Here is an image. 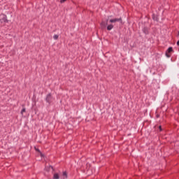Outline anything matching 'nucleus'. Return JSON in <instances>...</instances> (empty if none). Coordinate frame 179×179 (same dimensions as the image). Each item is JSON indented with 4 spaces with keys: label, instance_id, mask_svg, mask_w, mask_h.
<instances>
[{
    "label": "nucleus",
    "instance_id": "nucleus-1",
    "mask_svg": "<svg viewBox=\"0 0 179 179\" xmlns=\"http://www.w3.org/2000/svg\"><path fill=\"white\" fill-rule=\"evenodd\" d=\"M45 101H46V103H48V104H51V102L54 101V98H52V96L51 95V94H48L46 96Z\"/></svg>",
    "mask_w": 179,
    "mask_h": 179
},
{
    "label": "nucleus",
    "instance_id": "nucleus-2",
    "mask_svg": "<svg viewBox=\"0 0 179 179\" xmlns=\"http://www.w3.org/2000/svg\"><path fill=\"white\" fill-rule=\"evenodd\" d=\"M116 22H120V23H122V18H112L109 20V23H116Z\"/></svg>",
    "mask_w": 179,
    "mask_h": 179
},
{
    "label": "nucleus",
    "instance_id": "nucleus-3",
    "mask_svg": "<svg viewBox=\"0 0 179 179\" xmlns=\"http://www.w3.org/2000/svg\"><path fill=\"white\" fill-rule=\"evenodd\" d=\"M108 25V19L106 20V21H102L101 22V29H106V27H107Z\"/></svg>",
    "mask_w": 179,
    "mask_h": 179
},
{
    "label": "nucleus",
    "instance_id": "nucleus-4",
    "mask_svg": "<svg viewBox=\"0 0 179 179\" xmlns=\"http://www.w3.org/2000/svg\"><path fill=\"white\" fill-rule=\"evenodd\" d=\"M0 20H1V22H8V19H7L6 15H3V14H1L0 15Z\"/></svg>",
    "mask_w": 179,
    "mask_h": 179
},
{
    "label": "nucleus",
    "instance_id": "nucleus-5",
    "mask_svg": "<svg viewBox=\"0 0 179 179\" xmlns=\"http://www.w3.org/2000/svg\"><path fill=\"white\" fill-rule=\"evenodd\" d=\"M143 32L144 34H149V28L145 27L143 29Z\"/></svg>",
    "mask_w": 179,
    "mask_h": 179
},
{
    "label": "nucleus",
    "instance_id": "nucleus-6",
    "mask_svg": "<svg viewBox=\"0 0 179 179\" xmlns=\"http://www.w3.org/2000/svg\"><path fill=\"white\" fill-rule=\"evenodd\" d=\"M113 29H114V25H113V24H110L107 26V30H108L109 31L110 30H113Z\"/></svg>",
    "mask_w": 179,
    "mask_h": 179
},
{
    "label": "nucleus",
    "instance_id": "nucleus-7",
    "mask_svg": "<svg viewBox=\"0 0 179 179\" xmlns=\"http://www.w3.org/2000/svg\"><path fill=\"white\" fill-rule=\"evenodd\" d=\"M59 173H56L53 175V179H59Z\"/></svg>",
    "mask_w": 179,
    "mask_h": 179
},
{
    "label": "nucleus",
    "instance_id": "nucleus-8",
    "mask_svg": "<svg viewBox=\"0 0 179 179\" xmlns=\"http://www.w3.org/2000/svg\"><path fill=\"white\" fill-rule=\"evenodd\" d=\"M166 52H169L170 54V52H173V48L172 47H169L168 48V50H166Z\"/></svg>",
    "mask_w": 179,
    "mask_h": 179
},
{
    "label": "nucleus",
    "instance_id": "nucleus-9",
    "mask_svg": "<svg viewBox=\"0 0 179 179\" xmlns=\"http://www.w3.org/2000/svg\"><path fill=\"white\" fill-rule=\"evenodd\" d=\"M63 177H64V178H68V173L66 171L63 172Z\"/></svg>",
    "mask_w": 179,
    "mask_h": 179
},
{
    "label": "nucleus",
    "instance_id": "nucleus-10",
    "mask_svg": "<svg viewBox=\"0 0 179 179\" xmlns=\"http://www.w3.org/2000/svg\"><path fill=\"white\" fill-rule=\"evenodd\" d=\"M152 19H153V20H155L157 22L158 20V18H157V15H155V14L152 15Z\"/></svg>",
    "mask_w": 179,
    "mask_h": 179
},
{
    "label": "nucleus",
    "instance_id": "nucleus-11",
    "mask_svg": "<svg viewBox=\"0 0 179 179\" xmlns=\"http://www.w3.org/2000/svg\"><path fill=\"white\" fill-rule=\"evenodd\" d=\"M23 113H26V108H23L22 110H21L22 115H23Z\"/></svg>",
    "mask_w": 179,
    "mask_h": 179
},
{
    "label": "nucleus",
    "instance_id": "nucleus-12",
    "mask_svg": "<svg viewBox=\"0 0 179 179\" xmlns=\"http://www.w3.org/2000/svg\"><path fill=\"white\" fill-rule=\"evenodd\" d=\"M58 37H59V36L57 35V34H55V35L53 36L54 40H58Z\"/></svg>",
    "mask_w": 179,
    "mask_h": 179
},
{
    "label": "nucleus",
    "instance_id": "nucleus-13",
    "mask_svg": "<svg viewBox=\"0 0 179 179\" xmlns=\"http://www.w3.org/2000/svg\"><path fill=\"white\" fill-rule=\"evenodd\" d=\"M166 56L167 57V58H170V57H171V55H170V53L166 52Z\"/></svg>",
    "mask_w": 179,
    "mask_h": 179
},
{
    "label": "nucleus",
    "instance_id": "nucleus-14",
    "mask_svg": "<svg viewBox=\"0 0 179 179\" xmlns=\"http://www.w3.org/2000/svg\"><path fill=\"white\" fill-rule=\"evenodd\" d=\"M65 1H66V0H60V2H61V3H64V2H65Z\"/></svg>",
    "mask_w": 179,
    "mask_h": 179
},
{
    "label": "nucleus",
    "instance_id": "nucleus-15",
    "mask_svg": "<svg viewBox=\"0 0 179 179\" xmlns=\"http://www.w3.org/2000/svg\"><path fill=\"white\" fill-rule=\"evenodd\" d=\"M36 151H37V152H39V153H41L40 150L36 149Z\"/></svg>",
    "mask_w": 179,
    "mask_h": 179
},
{
    "label": "nucleus",
    "instance_id": "nucleus-16",
    "mask_svg": "<svg viewBox=\"0 0 179 179\" xmlns=\"http://www.w3.org/2000/svg\"><path fill=\"white\" fill-rule=\"evenodd\" d=\"M177 45H179V41H178L177 42Z\"/></svg>",
    "mask_w": 179,
    "mask_h": 179
},
{
    "label": "nucleus",
    "instance_id": "nucleus-17",
    "mask_svg": "<svg viewBox=\"0 0 179 179\" xmlns=\"http://www.w3.org/2000/svg\"><path fill=\"white\" fill-rule=\"evenodd\" d=\"M159 129L162 130V127L161 126H159Z\"/></svg>",
    "mask_w": 179,
    "mask_h": 179
},
{
    "label": "nucleus",
    "instance_id": "nucleus-18",
    "mask_svg": "<svg viewBox=\"0 0 179 179\" xmlns=\"http://www.w3.org/2000/svg\"><path fill=\"white\" fill-rule=\"evenodd\" d=\"M41 156H43V154H41Z\"/></svg>",
    "mask_w": 179,
    "mask_h": 179
},
{
    "label": "nucleus",
    "instance_id": "nucleus-19",
    "mask_svg": "<svg viewBox=\"0 0 179 179\" xmlns=\"http://www.w3.org/2000/svg\"><path fill=\"white\" fill-rule=\"evenodd\" d=\"M178 36H179V31H178Z\"/></svg>",
    "mask_w": 179,
    "mask_h": 179
}]
</instances>
